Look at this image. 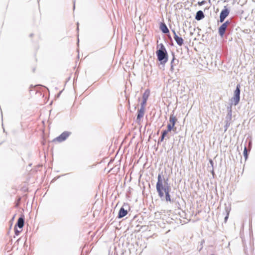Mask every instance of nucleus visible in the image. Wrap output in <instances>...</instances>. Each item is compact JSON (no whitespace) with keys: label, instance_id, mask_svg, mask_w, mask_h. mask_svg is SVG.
I'll return each instance as SVG.
<instances>
[{"label":"nucleus","instance_id":"f257e3e1","mask_svg":"<svg viewBox=\"0 0 255 255\" xmlns=\"http://www.w3.org/2000/svg\"><path fill=\"white\" fill-rule=\"evenodd\" d=\"M162 173H159L157 177V182L156 184V189L158 195L160 199H163V193H170L171 187L168 183V179H166L162 176Z\"/></svg>","mask_w":255,"mask_h":255},{"label":"nucleus","instance_id":"f03ea898","mask_svg":"<svg viewBox=\"0 0 255 255\" xmlns=\"http://www.w3.org/2000/svg\"><path fill=\"white\" fill-rule=\"evenodd\" d=\"M158 46H159V48L156 51L157 60L161 64L164 65L168 61V53L164 45L162 43H160Z\"/></svg>","mask_w":255,"mask_h":255},{"label":"nucleus","instance_id":"7ed1b4c3","mask_svg":"<svg viewBox=\"0 0 255 255\" xmlns=\"http://www.w3.org/2000/svg\"><path fill=\"white\" fill-rule=\"evenodd\" d=\"M241 85L238 84L234 92V97L232 98V101L235 106L237 105L240 100Z\"/></svg>","mask_w":255,"mask_h":255},{"label":"nucleus","instance_id":"20e7f679","mask_svg":"<svg viewBox=\"0 0 255 255\" xmlns=\"http://www.w3.org/2000/svg\"><path fill=\"white\" fill-rule=\"evenodd\" d=\"M172 32L173 33V38L177 43V45H178L180 46H181L183 43H184V40L181 37L179 36V35H181V34L178 32V34L175 32L174 29L171 30Z\"/></svg>","mask_w":255,"mask_h":255},{"label":"nucleus","instance_id":"39448f33","mask_svg":"<svg viewBox=\"0 0 255 255\" xmlns=\"http://www.w3.org/2000/svg\"><path fill=\"white\" fill-rule=\"evenodd\" d=\"M230 13V10L228 8L227 6L224 7L223 9L220 12L219 22H223L225 18L228 16Z\"/></svg>","mask_w":255,"mask_h":255},{"label":"nucleus","instance_id":"423d86ee","mask_svg":"<svg viewBox=\"0 0 255 255\" xmlns=\"http://www.w3.org/2000/svg\"><path fill=\"white\" fill-rule=\"evenodd\" d=\"M71 134V132L65 131L62 132L60 135L56 137L53 141H57L59 142L65 141Z\"/></svg>","mask_w":255,"mask_h":255},{"label":"nucleus","instance_id":"0eeeda50","mask_svg":"<svg viewBox=\"0 0 255 255\" xmlns=\"http://www.w3.org/2000/svg\"><path fill=\"white\" fill-rule=\"evenodd\" d=\"M128 204H124L123 207H122L119 212L118 218L119 219L122 218L126 216L128 214L127 210L125 209L124 207H128Z\"/></svg>","mask_w":255,"mask_h":255},{"label":"nucleus","instance_id":"6e6552de","mask_svg":"<svg viewBox=\"0 0 255 255\" xmlns=\"http://www.w3.org/2000/svg\"><path fill=\"white\" fill-rule=\"evenodd\" d=\"M24 220L25 218L24 215H21V216L18 218L15 226L18 227L20 229H21L24 224Z\"/></svg>","mask_w":255,"mask_h":255},{"label":"nucleus","instance_id":"1a4fd4ad","mask_svg":"<svg viewBox=\"0 0 255 255\" xmlns=\"http://www.w3.org/2000/svg\"><path fill=\"white\" fill-rule=\"evenodd\" d=\"M145 112V109L140 108L137 111V117L136 119V122H140L141 119L143 117Z\"/></svg>","mask_w":255,"mask_h":255},{"label":"nucleus","instance_id":"9d476101","mask_svg":"<svg viewBox=\"0 0 255 255\" xmlns=\"http://www.w3.org/2000/svg\"><path fill=\"white\" fill-rule=\"evenodd\" d=\"M162 201H165L166 202H170L173 203L174 202V199L171 198L170 193H163V198L161 199Z\"/></svg>","mask_w":255,"mask_h":255},{"label":"nucleus","instance_id":"9b49d317","mask_svg":"<svg viewBox=\"0 0 255 255\" xmlns=\"http://www.w3.org/2000/svg\"><path fill=\"white\" fill-rule=\"evenodd\" d=\"M228 27L223 23L219 27L218 29L219 34L221 37H223L225 34L226 30H227Z\"/></svg>","mask_w":255,"mask_h":255},{"label":"nucleus","instance_id":"f8f14e48","mask_svg":"<svg viewBox=\"0 0 255 255\" xmlns=\"http://www.w3.org/2000/svg\"><path fill=\"white\" fill-rule=\"evenodd\" d=\"M159 28L163 33L166 34L169 33V30L164 22L160 23Z\"/></svg>","mask_w":255,"mask_h":255},{"label":"nucleus","instance_id":"ddd939ff","mask_svg":"<svg viewBox=\"0 0 255 255\" xmlns=\"http://www.w3.org/2000/svg\"><path fill=\"white\" fill-rule=\"evenodd\" d=\"M247 141H246L245 143L244 151H243V155H244V158L245 159V160H247L248 159L249 152H250V151H249V149H248L247 148Z\"/></svg>","mask_w":255,"mask_h":255},{"label":"nucleus","instance_id":"4468645a","mask_svg":"<svg viewBox=\"0 0 255 255\" xmlns=\"http://www.w3.org/2000/svg\"><path fill=\"white\" fill-rule=\"evenodd\" d=\"M205 17L204 14L202 10L198 11L195 15V19L197 20H200L203 19Z\"/></svg>","mask_w":255,"mask_h":255},{"label":"nucleus","instance_id":"2eb2a0df","mask_svg":"<svg viewBox=\"0 0 255 255\" xmlns=\"http://www.w3.org/2000/svg\"><path fill=\"white\" fill-rule=\"evenodd\" d=\"M177 121V118L174 115V111L172 112V114H171L169 117V122L170 124L173 125L175 127V124Z\"/></svg>","mask_w":255,"mask_h":255},{"label":"nucleus","instance_id":"dca6fc26","mask_svg":"<svg viewBox=\"0 0 255 255\" xmlns=\"http://www.w3.org/2000/svg\"><path fill=\"white\" fill-rule=\"evenodd\" d=\"M172 59L171 61V67L170 70L173 71V66L174 65H176L178 62V60L176 59L175 57V54L174 53L172 52Z\"/></svg>","mask_w":255,"mask_h":255},{"label":"nucleus","instance_id":"f3484780","mask_svg":"<svg viewBox=\"0 0 255 255\" xmlns=\"http://www.w3.org/2000/svg\"><path fill=\"white\" fill-rule=\"evenodd\" d=\"M227 110H228V114L226 117L225 121L230 122L232 119V115L231 107H228Z\"/></svg>","mask_w":255,"mask_h":255},{"label":"nucleus","instance_id":"a211bd4d","mask_svg":"<svg viewBox=\"0 0 255 255\" xmlns=\"http://www.w3.org/2000/svg\"><path fill=\"white\" fill-rule=\"evenodd\" d=\"M167 133H168L164 130L162 131L161 135L160 136V137L158 139V144H159L160 142H162L164 140V139L165 137L166 136V135L167 134Z\"/></svg>","mask_w":255,"mask_h":255},{"label":"nucleus","instance_id":"6ab92c4d","mask_svg":"<svg viewBox=\"0 0 255 255\" xmlns=\"http://www.w3.org/2000/svg\"><path fill=\"white\" fill-rule=\"evenodd\" d=\"M225 209L226 212L227 213V215L224 218V220H225V222H226L229 218V215L230 212L231 211V208L230 206H227L226 205H225Z\"/></svg>","mask_w":255,"mask_h":255},{"label":"nucleus","instance_id":"aec40b11","mask_svg":"<svg viewBox=\"0 0 255 255\" xmlns=\"http://www.w3.org/2000/svg\"><path fill=\"white\" fill-rule=\"evenodd\" d=\"M167 129L164 130L166 131L167 133L169 132H170L172 130H175L176 129V128H175L173 125H171L170 124H168L167 126Z\"/></svg>","mask_w":255,"mask_h":255},{"label":"nucleus","instance_id":"412c9836","mask_svg":"<svg viewBox=\"0 0 255 255\" xmlns=\"http://www.w3.org/2000/svg\"><path fill=\"white\" fill-rule=\"evenodd\" d=\"M149 96V91L148 90H145L142 95V100L147 101L148 98Z\"/></svg>","mask_w":255,"mask_h":255},{"label":"nucleus","instance_id":"4be33fe9","mask_svg":"<svg viewBox=\"0 0 255 255\" xmlns=\"http://www.w3.org/2000/svg\"><path fill=\"white\" fill-rule=\"evenodd\" d=\"M231 122L228 121H225V125L224 126V131H226L228 128L230 126Z\"/></svg>","mask_w":255,"mask_h":255},{"label":"nucleus","instance_id":"5701e85b","mask_svg":"<svg viewBox=\"0 0 255 255\" xmlns=\"http://www.w3.org/2000/svg\"><path fill=\"white\" fill-rule=\"evenodd\" d=\"M146 101L145 100H142V102L140 104V108H144L145 109V105L146 104Z\"/></svg>","mask_w":255,"mask_h":255},{"label":"nucleus","instance_id":"b1692460","mask_svg":"<svg viewBox=\"0 0 255 255\" xmlns=\"http://www.w3.org/2000/svg\"><path fill=\"white\" fill-rule=\"evenodd\" d=\"M14 233H15V235L16 236H18L19 235V233L21 232V230L20 231H19L17 230V227L16 226H14Z\"/></svg>","mask_w":255,"mask_h":255},{"label":"nucleus","instance_id":"393cba45","mask_svg":"<svg viewBox=\"0 0 255 255\" xmlns=\"http://www.w3.org/2000/svg\"><path fill=\"white\" fill-rule=\"evenodd\" d=\"M252 142L251 140H250L248 142V145H247V148L249 149V151L251 150L252 148Z\"/></svg>","mask_w":255,"mask_h":255},{"label":"nucleus","instance_id":"a878e982","mask_svg":"<svg viewBox=\"0 0 255 255\" xmlns=\"http://www.w3.org/2000/svg\"><path fill=\"white\" fill-rule=\"evenodd\" d=\"M206 2V1L205 0H202L201 1H199L198 2V4L199 5H202L204 4Z\"/></svg>","mask_w":255,"mask_h":255},{"label":"nucleus","instance_id":"bb28decb","mask_svg":"<svg viewBox=\"0 0 255 255\" xmlns=\"http://www.w3.org/2000/svg\"><path fill=\"white\" fill-rule=\"evenodd\" d=\"M230 23H231V21H229V20H227L225 22H224L223 24H225L226 25V26L228 27V26L230 24Z\"/></svg>","mask_w":255,"mask_h":255},{"label":"nucleus","instance_id":"cd10ccee","mask_svg":"<svg viewBox=\"0 0 255 255\" xmlns=\"http://www.w3.org/2000/svg\"><path fill=\"white\" fill-rule=\"evenodd\" d=\"M209 163H210V165H211L212 167L213 168L214 162H213V161L211 159H210L209 160Z\"/></svg>","mask_w":255,"mask_h":255},{"label":"nucleus","instance_id":"c85d7f7f","mask_svg":"<svg viewBox=\"0 0 255 255\" xmlns=\"http://www.w3.org/2000/svg\"><path fill=\"white\" fill-rule=\"evenodd\" d=\"M211 173L213 175V176H214L215 175V172L214 171V168H212V171H211Z\"/></svg>","mask_w":255,"mask_h":255},{"label":"nucleus","instance_id":"c756f323","mask_svg":"<svg viewBox=\"0 0 255 255\" xmlns=\"http://www.w3.org/2000/svg\"><path fill=\"white\" fill-rule=\"evenodd\" d=\"M77 30H79V23L78 22H77Z\"/></svg>","mask_w":255,"mask_h":255},{"label":"nucleus","instance_id":"7c9ffc66","mask_svg":"<svg viewBox=\"0 0 255 255\" xmlns=\"http://www.w3.org/2000/svg\"><path fill=\"white\" fill-rule=\"evenodd\" d=\"M75 1H74V5H73V8L74 9H75Z\"/></svg>","mask_w":255,"mask_h":255},{"label":"nucleus","instance_id":"2f4dec72","mask_svg":"<svg viewBox=\"0 0 255 255\" xmlns=\"http://www.w3.org/2000/svg\"><path fill=\"white\" fill-rule=\"evenodd\" d=\"M32 35H33V34H30V37L32 36Z\"/></svg>","mask_w":255,"mask_h":255},{"label":"nucleus","instance_id":"473e14b6","mask_svg":"<svg viewBox=\"0 0 255 255\" xmlns=\"http://www.w3.org/2000/svg\"><path fill=\"white\" fill-rule=\"evenodd\" d=\"M62 91H60L58 94V96L61 93Z\"/></svg>","mask_w":255,"mask_h":255},{"label":"nucleus","instance_id":"72a5a7b5","mask_svg":"<svg viewBox=\"0 0 255 255\" xmlns=\"http://www.w3.org/2000/svg\"><path fill=\"white\" fill-rule=\"evenodd\" d=\"M1 144V143H0V144Z\"/></svg>","mask_w":255,"mask_h":255}]
</instances>
